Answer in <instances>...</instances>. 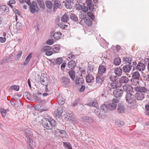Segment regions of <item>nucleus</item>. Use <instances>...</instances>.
I'll return each mask as SVG.
<instances>
[{
	"label": "nucleus",
	"mask_w": 149,
	"mask_h": 149,
	"mask_svg": "<svg viewBox=\"0 0 149 149\" xmlns=\"http://www.w3.org/2000/svg\"><path fill=\"white\" fill-rule=\"evenodd\" d=\"M54 2L53 6V11L55 12L56 9L58 8H59L61 6L60 2L57 0H52Z\"/></svg>",
	"instance_id": "5701e85b"
},
{
	"label": "nucleus",
	"mask_w": 149,
	"mask_h": 149,
	"mask_svg": "<svg viewBox=\"0 0 149 149\" xmlns=\"http://www.w3.org/2000/svg\"><path fill=\"white\" fill-rule=\"evenodd\" d=\"M108 109V107L105 104H103L100 107V109L106 112Z\"/></svg>",
	"instance_id": "8fccbe9b"
},
{
	"label": "nucleus",
	"mask_w": 149,
	"mask_h": 149,
	"mask_svg": "<svg viewBox=\"0 0 149 149\" xmlns=\"http://www.w3.org/2000/svg\"><path fill=\"white\" fill-rule=\"evenodd\" d=\"M63 61V59L61 57H59L57 58L56 60L55 63L57 64L60 65L62 63Z\"/></svg>",
	"instance_id": "603ef678"
},
{
	"label": "nucleus",
	"mask_w": 149,
	"mask_h": 149,
	"mask_svg": "<svg viewBox=\"0 0 149 149\" xmlns=\"http://www.w3.org/2000/svg\"><path fill=\"white\" fill-rule=\"evenodd\" d=\"M125 99L126 102L131 106L136 107L137 106L136 98L133 94L131 93H126L125 95Z\"/></svg>",
	"instance_id": "f03ea898"
},
{
	"label": "nucleus",
	"mask_w": 149,
	"mask_h": 149,
	"mask_svg": "<svg viewBox=\"0 0 149 149\" xmlns=\"http://www.w3.org/2000/svg\"><path fill=\"white\" fill-rule=\"evenodd\" d=\"M140 77V74L138 71H135L134 72H132V78L131 79V81L132 82V84L134 85V84L132 81L134 82V80H136L135 82H136V83L138 84L139 83L138 81L139 80Z\"/></svg>",
	"instance_id": "7ed1b4c3"
},
{
	"label": "nucleus",
	"mask_w": 149,
	"mask_h": 149,
	"mask_svg": "<svg viewBox=\"0 0 149 149\" xmlns=\"http://www.w3.org/2000/svg\"><path fill=\"white\" fill-rule=\"evenodd\" d=\"M106 68L103 65H100L98 68V72L99 75H102L106 71Z\"/></svg>",
	"instance_id": "a878e982"
},
{
	"label": "nucleus",
	"mask_w": 149,
	"mask_h": 149,
	"mask_svg": "<svg viewBox=\"0 0 149 149\" xmlns=\"http://www.w3.org/2000/svg\"><path fill=\"white\" fill-rule=\"evenodd\" d=\"M87 15L90 17L93 20H94L95 18V16L91 12H88L87 13Z\"/></svg>",
	"instance_id": "13d9d810"
},
{
	"label": "nucleus",
	"mask_w": 149,
	"mask_h": 149,
	"mask_svg": "<svg viewBox=\"0 0 149 149\" xmlns=\"http://www.w3.org/2000/svg\"><path fill=\"white\" fill-rule=\"evenodd\" d=\"M82 7L83 5L78 4H76L75 5V7L77 9L79 10H81L82 9Z\"/></svg>",
	"instance_id": "e2e57ef3"
},
{
	"label": "nucleus",
	"mask_w": 149,
	"mask_h": 149,
	"mask_svg": "<svg viewBox=\"0 0 149 149\" xmlns=\"http://www.w3.org/2000/svg\"><path fill=\"white\" fill-rule=\"evenodd\" d=\"M66 118L68 120L74 121L76 120L74 115L72 113L71 111L70 112V113H68L67 116L66 117Z\"/></svg>",
	"instance_id": "b1692460"
},
{
	"label": "nucleus",
	"mask_w": 149,
	"mask_h": 149,
	"mask_svg": "<svg viewBox=\"0 0 149 149\" xmlns=\"http://www.w3.org/2000/svg\"><path fill=\"white\" fill-rule=\"evenodd\" d=\"M86 3L90 10L92 11L94 9V5L92 0H86Z\"/></svg>",
	"instance_id": "4468645a"
},
{
	"label": "nucleus",
	"mask_w": 149,
	"mask_h": 149,
	"mask_svg": "<svg viewBox=\"0 0 149 149\" xmlns=\"http://www.w3.org/2000/svg\"><path fill=\"white\" fill-rule=\"evenodd\" d=\"M117 110L119 113H124L125 112V107L124 104L122 103H119L118 106Z\"/></svg>",
	"instance_id": "6e6552de"
},
{
	"label": "nucleus",
	"mask_w": 149,
	"mask_h": 149,
	"mask_svg": "<svg viewBox=\"0 0 149 149\" xmlns=\"http://www.w3.org/2000/svg\"><path fill=\"white\" fill-rule=\"evenodd\" d=\"M104 77L102 75H97L96 78V84L99 87L104 82Z\"/></svg>",
	"instance_id": "1a4fd4ad"
},
{
	"label": "nucleus",
	"mask_w": 149,
	"mask_h": 149,
	"mask_svg": "<svg viewBox=\"0 0 149 149\" xmlns=\"http://www.w3.org/2000/svg\"><path fill=\"white\" fill-rule=\"evenodd\" d=\"M32 137L26 138L27 140L29 143V147L30 148H31V145L33 144V141L31 139V138Z\"/></svg>",
	"instance_id": "6e6d98bb"
},
{
	"label": "nucleus",
	"mask_w": 149,
	"mask_h": 149,
	"mask_svg": "<svg viewBox=\"0 0 149 149\" xmlns=\"http://www.w3.org/2000/svg\"><path fill=\"white\" fill-rule=\"evenodd\" d=\"M37 1L41 8L43 9H44L45 8L44 3L43 0H37Z\"/></svg>",
	"instance_id": "e433bc0d"
},
{
	"label": "nucleus",
	"mask_w": 149,
	"mask_h": 149,
	"mask_svg": "<svg viewBox=\"0 0 149 149\" xmlns=\"http://www.w3.org/2000/svg\"><path fill=\"white\" fill-rule=\"evenodd\" d=\"M51 49V47L49 46H45L43 47L41 49V51L42 52H46Z\"/></svg>",
	"instance_id": "a19ab883"
},
{
	"label": "nucleus",
	"mask_w": 149,
	"mask_h": 149,
	"mask_svg": "<svg viewBox=\"0 0 149 149\" xmlns=\"http://www.w3.org/2000/svg\"><path fill=\"white\" fill-rule=\"evenodd\" d=\"M135 91L137 92H139V93H146L148 92V89L145 87H142L141 86H136L134 88Z\"/></svg>",
	"instance_id": "9d476101"
},
{
	"label": "nucleus",
	"mask_w": 149,
	"mask_h": 149,
	"mask_svg": "<svg viewBox=\"0 0 149 149\" xmlns=\"http://www.w3.org/2000/svg\"><path fill=\"white\" fill-rule=\"evenodd\" d=\"M131 65L126 64L124 65L122 68L123 71L125 73L129 72L131 70L132 66Z\"/></svg>",
	"instance_id": "f3484780"
},
{
	"label": "nucleus",
	"mask_w": 149,
	"mask_h": 149,
	"mask_svg": "<svg viewBox=\"0 0 149 149\" xmlns=\"http://www.w3.org/2000/svg\"><path fill=\"white\" fill-rule=\"evenodd\" d=\"M61 36V33L59 32H57L54 33L53 37L54 39L58 40L60 39Z\"/></svg>",
	"instance_id": "473e14b6"
},
{
	"label": "nucleus",
	"mask_w": 149,
	"mask_h": 149,
	"mask_svg": "<svg viewBox=\"0 0 149 149\" xmlns=\"http://www.w3.org/2000/svg\"><path fill=\"white\" fill-rule=\"evenodd\" d=\"M68 68L70 70L73 69L76 65L74 61L71 60L68 62Z\"/></svg>",
	"instance_id": "393cba45"
},
{
	"label": "nucleus",
	"mask_w": 149,
	"mask_h": 149,
	"mask_svg": "<svg viewBox=\"0 0 149 149\" xmlns=\"http://www.w3.org/2000/svg\"><path fill=\"white\" fill-rule=\"evenodd\" d=\"M88 7L83 5L82 9L81 10L83 11L82 12L86 13V12L88 11Z\"/></svg>",
	"instance_id": "680f3d73"
},
{
	"label": "nucleus",
	"mask_w": 149,
	"mask_h": 149,
	"mask_svg": "<svg viewBox=\"0 0 149 149\" xmlns=\"http://www.w3.org/2000/svg\"><path fill=\"white\" fill-rule=\"evenodd\" d=\"M136 68L140 71H143L145 70V66L143 63H139L136 66Z\"/></svg>",
	"instance_id": "bb28decb"
},
{
	"label": "nucleus",
	"mask_w": 149,
	"mask_h": 149,
	"mask_svg": "<svg viewBox=\"0 0 149 149\" xmlns=\"http://www.w3.org/2000/svg\"><path fill=\"white\" fill-rule=\"evenodd\" d=\"M87 104L88 106L90 107L93 106L96 108L98 107V104L96 100L91 101V102H88Z\"/></svg>",
	"instance_id": "7c9ffc66"
},
{
	"label": "nucleus",
	"mask_w": 149,
	"mask_h": 149,
	"mask_svg": "<svg viewBox=\"0 0 149 149\" xmlns=\"http://www.w3.org/2000/svg\"><path fill=\"white\" fill-rule=\"evenodd\" d=\"M32 54L31 53H30L29 55H28L26 58V59L27 60L29 61H30L31 60V58L32 57Z\"/></svg>",
	"instance_id": "774afa93"
},
{
	"label": "nucleus",
	"mask_w": 149,
	"mask_h": 149,
	"mask_svg": "<svg viewBox=\"0 0 149 149\" xmlns=\"http://www.w3.org/2000/svg\"><path fill=\"white\" fill-rule=\"evenodd\" d=\"M109 79L110 80L113 82H116L117 80V76L114 75H111L109 76Z\"/></svg>",
	"instance_id": "79ce46f5"
},
{
	"label": "nucleus",
	"mask_w": 149,
	"mask_h": 149,
	"mask_svg": "<svg viewBox=\"0 0 149 149\" xmlns=\"http://www.w3.org/2000/svg\"><path fill=\"white\" fill-rule=\"evenodd\" d=\"M33 95L35 100L38 102L41 98L37 95L36 93H33Z\"/></svg>",
	"instance_id": "3c124183"
},
{
	"label": "nucleus",
	"mask_w": 149,
	"mask_h": 149,
	"mask_svg": "<svg viewBox=\"0 0 149 149\" xmlns=\"http://www.w3.org/2000/svg\"><path fill=\"white\" fill-rule=\"evenodd\" d=\"M85 23L88 26H90L92 25V22L91 19L89 18H86L84 20Z\"/></svg>",
	"instance_id": "f704fd0d"
},
{
	"label": "nucleus",
	"mask_w": 149,
	"mask_h": 149,
	"mask_svg": "<svg viewBox=\"0 0 149 149\" xmlns=\"http://www.w3.org/2000/svg\"><path fill=\"white\" fill-rule=\"evenodd\" d=\"M0 111L2 115V116L3 117H5L6 115V110L4 109L1 108L0 109Z\"/></svg>",
	"instance_id": "864d4df0"
},
{
	"label": "nucleus",
	"mask_w": 149,
	"mask_h": 149,
	"mask_svg": "<svg viewBox=\"0 0 149 149\" xmlns=\"http://www.w3.org/2000/svg\"><path fill=\"white\" fill-rule=\"evenodd\" d=\"M82 121L90 123L93 122V120L89 116H84L81 118Z\"/></svg>",
	"instance_id": "412c9836"
},
{
	"label": "nucleus",
	"mask_w": 149,
	"mask_h": 149,
	"mask_svg": "<svg viewBox=\"0 0 149 149\" xmlns=\"http://www.w3.org/2000/svg\"><path fill=\"white\" fill-rule=\"evenodd\" d=\"M24 95H25V97L27 98L28 99L30 100H32V98L31 96L30 93L29 92H26L24 93Z\"/></svg>",
	"instance_id": "49530a36"
},
{
	"label": "nucleus",
	"mask_w": 149,
	"mask_h": 149,
	"mask_svg": "<svg viewBox=\"0 0 149 149\" xmlns=\"http://www.w3.org/2000/svg\"><path fill=\"white\" fill-rule=\"evenodd\" d=\"M70 17L74 22L79 23L78 18L75 14H71L70 16Z\"/></svg>",
	"instance_id": "2f4dec72"
},
{
	"label": "nucleus",
	"mask_w": 149,
	"mask_h": 149,
	"mask_svg": "<svg viewBox=\"0 0 149 149\" xmlns=\"http://www.w3.org/2000/svg\"><path fill=\"white\" fill-rule=\"evenodd\" d=\"M86 13L85 12H81L79 14V19H78L79 23L81 24L82 20L85 19L86 17Z\"/></svg>",
	"instance_id": "dca6fc26"
},
{
	"label": "nucleus",
	"mask_w": 149,
	"mask_h": 149,
	"mask_svg": "<svg viewBox=\"0 0 149 149\" xmlns=\"http://www.w3.org/2000/svg\"><path fill=\"white\" fill-rule=\"evenodd\" d=\"M109 86L110 88H112L113 89H116L117 87V86L116 85V83L115 82L111 83Z\"/></svg>",
	"instance_id": "4d7b16f0"
},
{
	"label": "nucleus",
	"mask_w": 149,
	"mask_h": 149,
	"mask_svg": "<svg viewBox=\"0 0 149 149\" xmlns=\"http://www.w3.org/2000/svg\"><path fill=\"white\" fill-rule=\"evenodd\" d=\"M61 80L62 84L63 86L65 87L66 85H68L70 83V79L66 77H63L61 78Z\"/></svg>",
	"instance_id": "aec40b11"
},
{
	"label": "nucleus",
	"mask_w": 149,
	"mask_h": 149,
	"mask_svg": "<svg viewBox=\"0 0 149 149\" xmlns=\"http://www.w3.org/2000/svg\"><path fill=\"white\" fill-rule=\"evenodd\" d=\"M55 131L57 132L60 133L61 134H63L64 136L65 137L67 136V133L64 130H61L56 128Z\"/></svg>",
	"instance_id": "58836bf2"
},
{
	"label": "nucleus",
	"mask_w": 149,
	"mask_h": 149,
	"mask_svg": "<svg viewBox=\"0 0 149 149\" xmlns=\"http://www.w3.org/2000/svg\"><path fill=\"white\" fill-rule=\"evenodd\" d=\"M69 17L67 15L66 13H65L64 15H63L61 18V20L62 22H65L69 21Z\"/></svg>",
	"instance_id": "72a5a7b5"
},
{
	"label": "nucleus",
	"mask_w": 149,
	"mask_h": 149,
	"mask_svg": "<svg viewBox=\"0 0 149 149\" xmlns=\"http://www.w3.org/2000/svg\"><path fill=\"white\" fill-rule=\"evenodd\" d=\"M47 43L49 45H52L54 43L53 40L52 39L48 40L47 41Z\"/></svg>",
	"instance_id": "0e129e2a"
},
{
	"label": "nucleus",
	"mask_w": 149,
	"mask_h": 149,
	"mask_svg": "<svg viewBox=\"0 0 149 149\" xmlns=\"http://www.w3.org/2000/svg\"><path fill=\"white\" fill-rule=\"evenodd\" d=\"M135 97L136 99L137 100H142L145 98L144 94L142 93H136L135 94Z\"/></svg>",
	"instance_id": "4be33fe9"
},
{
	"label": "nucleus",
	"mask_w": 149,
	"mask_h": 149,
	"mask_svg": "<svg viewBox=\"0 0 149 149\" xmlns=\"http://www.w3.org/2000/svg\"><path fill=\"white\" fill-rule=\"evenodd\" d=\"M60 47L57 45L54 46V47L53 48V51L54 53H58L59 52V51L60 49Z\"/></svg>",
	"instance_id": "de8ad7c7"
},
{
	"label": "nucleus",
	"mask_w": 149,
	"mask_h": 149,
	"mask_svg": "<svg viewBox=\"0 0 149 149\" xmlns=\"http://www.w3.org/2000/svg\"><path fill=\"white\" fill-rule=\"evenodd\" d=\"M106 115V112L102 110H100L99 112V117H101V118L105 117Z\"/></svg>",
	"instance_id": "09e8293b"
},
{
	"label": "nucleus",
	"mask_w": 149,
	"mask_h": 149,
	"mask_svg": "<svg viewBox=\"0 0 149 149\" xmlns=\"http://www.w3.org/2000/svg\"><path fill=\"white\" fill-rule=\"evenodd\" d=\"M0 8L4 12L6 11V12H8L9 10V8L6 5H2L0 6Z\"/></svg>",
	"instance_id": "a18cd8bd"
},
{
	"label": "nucleus",
	"mask_w": 149,
	"mask_h": 149,
	"mask_svg": "<svg viewBox=\"0 0 149 149\" xmlns=\"http://www.w3.org/2000/svg\"><path fill=\"white\" fill-rule=\"evenodd\" d=\"M121 60L119 57H116L113 60V63L115 65H119L121 63Z\"/></svg>",
	"instance_id": "c9c22d12"
},
{
	"label": "nucleus",
	"mask_w": 149,
	"mask_h": 149,
	"mask_svg": "<svg viewBox=\"0 0 149 149\" xmlns=\"http://www.w3.org/2000/svg\"><path fill=\"white\" fill-rule=\"evenodd\" d=\"M63 145L67 149H72L71 144L68 142H63Z\"/></svg>",
	"instance_id": "4c0bfd02"
},
{
	"label": "nucleus",
	"mask_w": 149,
	"mask_h": 149,
	"mask_svg": "<svg viewBox=\"0 0 149 149\" xmlns=\"http://www.w3.org/2000/svg\"><path fill=\"white\" fill-rule=\"evenodd\" d=\"M123 88L127 93H131L133 91L132 87L130 84H125L123 86Z\"/></svg>",
	"instance_id": "9b49d317"
},
{
	"label": "nucleus",
	"mask_w": 149,
	"mask_h": 149,
	"mask_svg": "<svg viewBox=\"0 0 149 149\" xmlns=\"http://www.w3.org/2000/svg\"><path fill=\"white\" fill-rule=\"evenodd\" d=\"M75 57V55L72 54H69L68 55V58L70 59H74Z\"/></svg>",
	"instance_id": "69168bd1"
},
{
	"label": "nucleus",
	"mask_w": 149,
	"mask_h": 149,
	"mask_svg": "<svg viewBox=\"0 0 149 149\" xmlns=\"http://www.w3.org/2000/svg\"><path fill=\"white\" fill-rule=\"evenodd\" d=\"M80 100V98H78L75 100L73 103V106L74 107L79 102Z\"/></svg>",
	"instance_id": "338daca9"
},
{
	"label": "nucleus",
	"mask_w": 149,
	"mask_h": 149,
	"mask_svg": "<svg viewBox=\"0 0 149 149\" xmlns=\"http://www.w3.org/2000/svg\"><path fill=\"white\" fill-rule=\"evenodd\" d=\"M63 109L62 107H59L58 108L56 113V116L58 117H59L63 113Z\"/></svg>",
	"instance_id": "c85d7f7f"
},
{
	"label": "nucleus",
	"mask_w": 149,
	"mask_h": 149,
	"mask_svg": "<svg viewBox=\"0 0 149 149\" xmlns=\"http://www.w3.org/2000/svg\"><path fill=\"white\" fill-rule=\"evenodd\" d=\"M67 72L72 81H74L75 79L76 73L73 69L67 70Z\"/></svg>",
	"instance_id": "f8f14e48"
},
{
	"label": "nucleus",
	"mask_w": 149,
	"mask_h": 149,
	"mask_svg": "<svg viewBox=\"0 0 149 149\" xmlns=\"http://www.w3.org/2000/svg\"><path fill=\"white\" fill-rule=\"evenodd\" d=\"M114 72L117 76L120 77L122 74L123 72V70L120 67H117L114 69Z\"/></svg>",
	"instance_id": "6ab92c4d"
},
{
	"label": "nucleus",
	"mask_w": 149,
	"mask_h": 149,
	"mask_svg": "<svg viewBox=\"0 0 149 149\" xmlns=\"http://www.w3.org/2000/svg\"><path fill=\"white\" fill-rule=\"evenodd\" d=\"M45 4L47 7L48 9H51L52 7L53 4L52 2L49 1H45Z\"/></svg>",
	"instance_id": "ea45409f"
},
{
	"label": "nucleus",
	"mask_w": 149,
	"mask_h": 149,
	"mask_svg": "<svg viewBox=\"0 0 149 149\" xmlns=\"http://www.w3.org/2000/svg\"><path fill=\"white\" fill-rule=\"evenodd\" d=\"M19 86L14 85L13 86H11L9 87V89H13L17 91H18L19 90Z\"/></svg>",
	"instance_id": "bf43d9fd"
},
{
	"label": "nucleus",
	"mask_w": 149,
	"mask_h": 149,
	"mask_svg": "<svg viewBox=\"0 0 149 149\" xmlns=\"http://www.w3.org/2000/svg\"><path fill=\"white\" fill-rule=\"evenodd\" d=\"M119 101L116 99H113L112 100V103L109 104L108 105V109L110 111L115 109L117 106V103Z\"/></svg>",
	"instance_id": "423d86ee"
},
{
	"label": "nucleus",
	"mask_w": 149,
	"mask_h": 149,
	"mask_svg": "<svg viewBox=\"0 0 149 149\" xmlns=\"http://www.w3.org/2000/svg\"><path fill=\"white\" fill-rule=\"evenodd\" d=\"M132 58L130 57L125 56L123 57L122 58L123 62L125 64L131 65L132 63Z\"/></svg>",
	"instance_id": "2eb2a0df"
},
{
	"label": "nucleus",
	"mask_w": 149,
	"mask_h": 149,
	"mask_svg": "<svg viewBox=\"0 0 149 149\" xmlns=\"http://www.w3.org/2000/svg\"><path fill=\"white\" fill-rule=\"evenodd\" d=\"M47 76L46 74L43 73L41 74L40 77V82L42 85L44 86L48 85L49 83Z\"/></svg>",
	"instance_id": "20e7f679"
},
{
	"label": "nucleus",
	"mask_w": 149,
	"mask_h": 149,
	"mask_svg": "<svg viewBox=\"0 0 149 149\" xmlns=\"http://www.w3.org/2000/svg\"><path fill=\"white\" fill-rule=\"evenodd\" d=\"M30 10L33 14H34L36 12H38L39 11V8L36 1H33L32 2L30 6Z\"/></svg>",
	"instance_id": "39448f33"
},
{
	"label": "nucleus",
	"mask_w": 149,
	"mask_h": 149,
	"mask_svg": "<svg viewBox=\"0 0 149 149\" xmlns=\"http://www.w3.org/2000/svg\"><path fill=\"white\" fill-rule=\"evenodd\" d=\"M94 79V77L91 74H88L86 77V81L88 83L91 82Z\"/></svg>",
	"instance_id": "cd10ccee"
},
{
	"label": "nucleus",
	"mask_w": 149,
	"mask_h": 149,
	"mask_svg": "<svg viewBox=\"0 0 149 149\" xmlns=\"http://www.w3.org/2000/svg\"><path fill=\"white\" fill-rule=\"evenodd\" d=\"M22 51H19L16 55V58L15 59L16 60H18L19 58H20V57H21L22 56Z\"/></svg>",
	"instance_id": "052dcab7"
},
{
	"label": "nucleus",
	"mask_w": 149,
	"mask_h": 149,
	"mask_svg": "<svg viewBox=\"0 0 149 149\" xmlns=\"http://www.w3.org/2000/svg\"><path fill=\"white\" fill-rule=\"evenodd\" d=\"M145 111H146V114L148 115H149V104H147L145 105Z\"/></svg>",
	"instance_id": "5fc2aeb1"
},
{
	"label": "nucleus",
	"mask_w": 149,
	"mask_h": 149,
	"mask_svg": "<svg viewBox=\"0 0 149 149\" xmlns=\"http://www.w3.org/2000/svg\"><path fill=\"white\" fill-rule=\"evenodd\" d=\"M84 83V80L82 78H77L75 79V83L77 85H81Z\"/></svg>",
	"instance_id": "c756f323"
},
{
	"label": "nucleus",
	"mask_w": 149,
	"mask_h": 149,
	"mask_svg": "<svg viewBox=\"0 0 149 149\" xmlns=\"http://www.w3.org/2000/svg\"><path fill=\"white\" fill-rule=\"evenodd\" d=\"M58 101L59 105H62L65 103V99L62 95L59 94L58 96Z\"/></svg>",
	"instance_id": "a211bd4d"
},
{
	"label": "nucleus",
	"mask_w": 149,
	"mask_h": 149,
	"mask_svg": "<svg viewBox=\"0 0 149 149\" xmlns=\"http://www.w3.org/2000/svg\"><path fill=\"white\" fill-rule=\"evenodd\" d=\"M113 89L110 88L109 86H108L106 87V90L107 92L108 93L111 95L113 94Z\"/></svg>",
	"instance_id": "37998d69"
},
{
	"label": "nucleus",
	"mask_w": 149,
	"mask_h": 149,
	"mask_svg": "<svg viewBox=\"0 0 149 149\" xmlns=\"http://www.w3.org/2000/svg\"><path fill=\"white\" fill-rule=\"evenodd\" d=\"M129 81V78L126 76H122L119 79V82L120 84L128 83Z\"/></svg>",
	"instance_id": "ddd939ff"
},
{
	"label": "nucleus",
	"mask_w": 149,
	"mask_h": 149,
	"mask_svg": "<svg viewBox=\"0 0 149 149\" xmlns=\"http://www.w3.org/2000/svg\"><path fill=\"white\" fill-rule=\"evenodd\" d=\"M123 91L121 89L116 88L113 90V95L117 98L120 97L123 95Z\"/></svg>",
	"instance_id": "0eeeda50"
},
{
	"label": "nucleus",
	"mask_w": 149,
	"mask_h": 149,
	"mask_svg": "<svg viewBox=\"0 0 149 149\" xmlns=\"http://www.w3.org/2000/svg\"><path fill=\"white\" fill-rule=\"evenodd\" d=\"M25 133L26 138L32 137L31 131L29 130H25Z\"/></svg>",
	"instance_id": "c03bdc74"
},
{
	"label": "nucleus",
	"mask_w": 149,
	"mask_h": 149,
	"mask_svg": "<svg viewBox=\"0 0 149 149\" xmlns=\"http://www.w3.org/2000/svg\"><path fill=\"white\" fill-rule=\"evenodd\" d=\"M42 124L45 128L47 130H51L53 127H55L57 125V122L52 118L49 119L43 118L42 120Z\"/></svg>",
	"instance_id": "f257e3e1"
}]
</instances>
